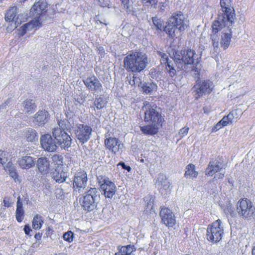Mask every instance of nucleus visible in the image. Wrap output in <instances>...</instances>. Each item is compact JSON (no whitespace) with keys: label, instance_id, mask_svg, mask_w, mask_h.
Masks as SVG:
<instances>
[{"label":"nucleus","instance_id":"57","mask_svg":"<svg viewBox=\"0 0 255 255\" xmlns=\"http://www.w3.org/2000/svg\"><path fill=\"white\" fill-rule=\"evenodd\" d=\"M122 2V3L124 4V5H126L128 3V0H121Z\"/></svg>","mask_w":255,"mask_h":255},{"label":"nucleus","instance_id":"20","mask_svg":"<svg viewBox=\"0 0 255 255\" xmlns=\"http://www.w3.org/2000/svg\"><path fill=\"white\" fill-rule=\"evenodd\" d=\"M87 175L85 171H81L75 174L73 185L75 188L80 190L86 187L87 183Z\"/></svg>","mask_w":255,"mask_h":255},{"label":"nucleus","instance_id":"48","mask_svg":"<svg viewBox=\"0 0 255 255\" xmlns=\"http://www.w3.org/2000/svg\"><path fill=\"white\" fill-rule=\"evenodd\" d=\"M118 165H121L124 169L128 170V172L130 171L131 170L130 167L126 165L124 162H120L118 164Z\"/></svg>","mask_w":255,"mask_h":255},{"label":"nucleus","instance_id":"22","mask_svg":"<svg viewBox=\"0 0 255 255\" xmlns=\"http://www.w3.org/2000/svg\"><path fill=\"white\" fill-rule=\"evenodd\" d=\"M41 26V19H36L34 17L33 19L30 22L26 23L21 26L18 29L19 34L21 36H23L27 31L31 30L34 28H39Z\"/></svg>","mask_w":255,"mask_h":255},{"label":"nucleus","instance_id":"51","mask_svg":"<svg viewBox=\"0 0 255 255\" xmlns=\"http://www.w3.org/2000/svg\"><path fill=\"white\" fill-rule=\"evenodd\" d=\"M225 212L227 214H230V215H234L235 212L233 210V208H232V207H229L227 210L225 211Z\"/></svg>","mask_w":255,"mask_h":255},{"label":"nucleus","instance_id":"58","mask_svg":"<svg viewBox=\"0 0 255 255\" xmlns=\"http://www.w3.org/2000/svg\"><path fill=\"white\" fill-rule=\"evenodd\" d=\"M252 254L253 255H255V246L253 248L252 250Z\"/></svg>","mask_w":255,"mask_h":255},{"label":"nucleus","instance_id":"6","mask_svg":"<svg viewBox=\"0 0 255 255\" xmlns=\"http://www.w3.org/2000/svg\"><path fill=\"white\" fill-rule=\"evenodd\" d=\"M142 110L144 112L145 122L162 126L163 119L161 114L157 111L155 105L145 101L143 103Z\"/></svg>","mask_w":255,"mask_h":255},{"label":"nucleus","instance_id":"25","mask_svg":"<svg viewBox=\"0 0 255 255\" xmlns=\"http://www.w3.org/2000/svg\"><path fill=\"white\" fill-rule=\"evenodd\" d=\"M222 168L221 163L218 160H214L209 162L206 170V174L213 176L218 171H220Z\"/></svg>","mask_w":255,"mask_h":255},{"label":"nucleus","instance_id":"29","mask_svg":"<svg viewBox=\"0 0 255 255\" xmlns=\"http://www.w3.org/2000/svg\"><path fill=\"white\" fill-rule=\"evenodd\" d=\"M119 252L115 253V255H131L132 252L136 250L134 245H128L126 246H119Z\"/></svg>","mask_w":255,"mask_h":255},{"label":"nucleus","instance_id":"21","mask_svg":"<svg viewBox=\"0 0 255 255\" xmlns=\"http://www.w3.org/2000/svg\"><path fill=\"white\" fill-rule=\"evenodd\" d=\"M196 92L199 96L205 94H210L212 91L214 86L212 82L210 80H204L196 85Z\"/></svg>","mask_w":255,"mask_h":255},{"label":"nucleus","instance_id":"19","mask_svg":"<svg viewBox=\"0 0 255 255\" xmlns=\"http://www.w3.org/2000/svg\"><path fill=\"white\" fill-rule=\"evenodd\" d=\"M50 115L48 112L45 110H39L32 117L33 123L38 127L43 126L46 124L49 119Z\"/></svg>","mask_w":255,"mask_h":255},{"label":"nucleus","instance_id":"63","mask_svg":"<svg viewBox=\"0 0 255 255\" xmlns=\"http://www.w3.org/2000/svg\"><path fill=\"white\" fill-rule=\"evenodd\" d=\"M22 1H25L26 0H22Z\"/></svg>","mask_w":255,"mask_h":255},{"label":"nucleus","instance_id":"14","mask_svg":"<svg viewBox=\"0 0 255 255\" xmlns=\"http://www.w3.org/2000/svg\"><path fill=\"white\" fill-rule=\"evenodd\" d=\"M92 128L87 125H79L75 130V134L79 141L84 143L90 138Z\"/></svg>","mask_w":255,"mask_h":255},{"label":"nucleus","instance_id":"43","mask_svg":"<svg viewBox=\"0 0 255 255\" xmlns=\"http://www.w3.org/2000/svg\"><path fill=\"white\" fill-rule=\"evenodd\" d=\"M152 21L154 25L156 27L157 29L162 30L163 28L161 21L157 19L156 17L152 18Z\"/></svg>","mask_w":255,"mask_h":255},{"label":"nucleus","instance_id":"40","mask_svg":"<svg viewBox=\"0 0 255 255\" xmlns=\"http://www.w3.org/2000/svg\"><path fill=\"white\" fill-rule=\"evenodd\" d=\"M9 153L8 152L1 151L0 150V162L2 165L6 163V162H9Z\"/></svg>","mask_w":255,"mask_h":255},{"label":"nucleus","instance_id":"55","mask_svg":"<svg viewBox=\"0 0 255 255\" xmlns=\"http://www.w3.org/2000/svg\"><path fill=\"white\" fill-rule=\"evenodd\" d=\"M166 5V3H160V8L162 10H164V8L165 7V6Z\"/></svg>","mask_w":255,"mask_h":255},{"label":"nucleus","instance_id":"50","mask_svg":"<svg viewBox=\"0 0 255 255\" xmlns=\"http://www.w3.org/2000/svg\"><path fill=\"white\" fill-rule=\"evenodd\" d=\"M224 127L223 126H222V124H220V121L214 126V129L215 131H217L219 130L220 128Z\"/></svg>","mask_w":255,"mask_h":255},{"label":"nucleus","instance_id":"44","mask_svg":"<svg viewBox=\"0 0 255 255\" xmlns=\"http://www.w3.org/2000/svg\"><path fill=\"white\" fill-rule=\"evenodd\" d=\"M189 129V128L186 127L182 128L178 132V135L180 136V138H182L187 135Z\"/></svg>","mask_w":255,"mask_h":255},{"label":"nucleus","instance_id":"1","mask_svg":"<svg viewBox=\"0 0 255 255\" xmlns=\"http://www.w3.org/2000/svg\"><path fill=\"white\" fill-rule=\"evenodd\" d=\"M224 20V18H218L212 24L214 34L211 35V41L215 55L220 51V44L221 47L226 50L229 47L231 42L232 24L230 25Z\"/></svg>","mask_w":255,"mask_h":255},{"label":"nucleus","instance_id":"3","mask_svg":"<svg viewBox=\"0 0 255 255\" xmlns=\"http://www.w3.org/2000/svg\"><path fill=\"white\" fill-rule=\"evenodd\" d=\"M198 56L191 49L175 52L174 54V63L180 70H186L187 65L198 63Z\"/></svg>","mask_w":255,"mask_h":255},{"label":"nucleus","instance_id":"34","mask_svg":"<svg viewBox=\"0 0 255 255\" xmlns=\"http://www.w3.org/2000/svg\"><path fill=\"white\" fill-rule=\"evenodd\" d=\"M43 223L42 218L41 216L37 214L34 216L33 219L32 226L35 230H39Z\"/></svg>","mask_w":255,"mask_h":255},{"label":"nucleus","instance_id":"4","mask_svg":"<svg viewBox=\"0 0 255 255\" xmlns=\"http://www.w3.org/2000/svg\"><path fill=\"white\" fill-rule=\"evenodd\" d=\"M188 26V20L185 15L177 14L169 18L167 25L164 30L170 37L175 36V30L184 31Z\"/></svg>","mask_w":255,"mask_h":255},{"label":"nucleus","instance_id":"62","mask_svg":"<svg viewBox=\"0 0 255 255\" xmlns=\"http://www.w3.org/2000/svg\"><path fill=\"white\" fill-rule=\"evenodd\" d=\"M220 14H222V12H220ZM223 15H224V13L222 12Z\"/></svg>","mask_w":255,"mask_h":255},{"label":"nucleus","instance_id":"9","mask_svg":"<svg viewBox=\"0 0 255 255\" xmlns=\"http://www.w3.org/2000/svg\"><path fill=\"white\" fill-rule=\"evenodd\" d=\"M97 192L96 188H91L85 196L80 198V203L84 210L90 212L96 208Z\"/></svg>","mask_w":255,"mask_h":255},{"label":"nucleus","instance_id":"23","mask_svg":"<svg viewBox=\"0 0 255 255\" xmlns=\"http://www.w3.org/2000/svg\"><path fill=\"white\" fill-rule=\"evenodd\" d=\"M84 83L87 88L94 91H101L102 85L99 80L94 76L89 77L84 80Z\"/></svg>","mask_w":255,"mask_h":255},{"label":"nucleus","instance_id":"27","mask_svg":"<svg viewBox=\"0 0 255 255\" xmlns=\"http://www.w3.org/2000/svg\"><path fill=\"white\" fill-rule=\"evenodd\" d=\"M19 165L22 169H29L34 165L33 158L30 156H23L18 160Z\"/></svg>","mask_w":255,"mask_h":255},{"label":"nucleus","instance_id":"12","mask_svg":"<svg viewBox=\"0 0 255 255\" xmlns=\"http://www.w3.org/2000/svg\"><path fill=\"white\" fill-rule=\"evenodd\" d=\"M23 16L21 13H19L17 7L15 6H11L6 11L5 14V20L6 21L12 22L14 21V26L11 28L9 26L7 27L8 31H11L16 28L19 24L24 20H22L21 17Z\"/></svg>","mask_w":255,"mask_h":255},{"label":"nucleus","instance_id":"16","mask_svg":"<svg viewBox=\"0 0 255 255\" xmlns=\"http://www.w3.org/2000/svg\"><path fill=\"white\" fill-rule=\"evenodd\" d=\"M105 144L106 148L114 154H116L123 147V144L120 140L115 137H109L107 134L105 135Z\"/></svg>","mask_w":255,"mask_h":255},{"label":"nucleus","instance_id":"39","mask_svg":"<svg viewBox=\"0 0 255 255\" xmlns=\"http://www.w3.org/2000/svg\"><path fill=\"white\" fill-rule=\"evenodd\" d=\"M166 69L171 77H173L176 75V70L175 69L172 62H168L166 65Z\"/></svg>","mask_w":255,"mask_h":255},{"label":"nucleus","instance_id":"2","mask_svg":"<svg viewBox=\"0 0 255 255\" xmlns=\"http://www.w3.org/2000/svg\"><path fill=\"white\" fill-rule=\"evenodd\" d=\"M148 64V57L146 54L139 52H131L124 59V64L128 71L140 72L143 71Z\"/></svg>","mask_w":255,"mask_h":255},{"label":"nucleus","instance_id":"28","mask_svg":"<svg viewBox=\"0 0 255 255\" xmlns=\"http://www.w3.org/2000/svg\"><path fill=\"white\" fill-rule=\"evenodd\" d=\"M149 124H150L149 125L140 127V130L143 133L150 135L155 134L157 132L159 127L161 126L153 123Z\"/></svg>","mask_w":255,"mask_h":255},{"label":"nucleus","instance_id":"8","mask_svg":"<svg viewBox=\"0 0 255 255\" xmlns=\"http://www.w3.org/2000/svg\"><path fill=\"white\" fill-rule=\"evenodd\" d=\"M224 234V227L222 222L218 219L208 226L207 229V239L213 244L220 242Z\"/></svg>","mask_w":255,"mask_h":255},{"label":"nucleus","instance_id":"17","mask_svg":"<svg viewBox=\"0 0 255 255\" xmlns=\"http://www.w3.org/2000/svg\"><path fill=\"white\" fill-rule=\"evenodd\" d=\"M155 186L163 194H167L170 192V184L166 176L159 174L155 181Z\"/></svg>","mask_w":255,"mask_h":255},{"label":"nucleus","instance_id":"5","mask_svg":"<svg viewBox=\"0 0 255 255\" xmlns=\"http://www.w3.org/2000/svg\"><path fill=\"white\" fill-rule=\"evenodd\" d=\"M64 121L58 122V125L52 129V135L56 141L57 145L61 148L67 149L71 146L72 138L65 131Z\"/></svg>","mask_w":255,"mask_h":255},{"label":"nucleus","instance_id":"53","mask_svg":"<svg viewBox=\"0 0 255 255\" xmlns=\"http://www.w3.org/2000/svg\"><path fill=\"white\" fill-rule=\"evenodd\" d=\"M3 205L5 207H9L10 206V203L8 199L5 198L3 200Z\"/></svg>","mask_w":255,"mask_h":255},{"label":"nucleus","instance_id":"56","mask_svg":"<svg viewBox=\"0 0 255 255\" xmlns=\"http://www.w3.org/2000/svg\"><path fill=\"white\" fill-rule=\"evenodd\" d=\"M224 176V173H220L218 175V178H223Z\"/></svg>","mask_w":255,"mask_h":255},{"label":"nucleus","instance_id":"11","mask_svg":"<svg viewBox=\"0 0 255 255\" xmlns=\"http://www.w3.org/2000/svg\"><path fill=\"white\" fill-rule=\"evenodd\" d=\"M101 190L106 198H112L116 191V186L108 177L100 176L98 177Z\"/></svg>","mask_w":255,"mask_h":255},{"label":"nucleus","instance_id":"45","mask_svg":"<svg viewBox=\"0 0 255 255\" xmlns=\"http://www.w3.org/2000/svg\"><path fill=\"white\" fill-rule=\"evenodd\" d=\"M231 112L232 115H233V117L236 120L239 119L242 115V111L240 109H235L232 110Z\"/></svg>","mask_w":255,"mask_h":255},{"label":"nucleus","instance_id":"60","mask_svg":"<svg viewBox=\"0 0 255 255\" xmlns=\"http://www.w3.org/2000/svg\"><path fill=\"white\" fill-rule=\"evenodd\" d=\"M11 174H12V175H11L12 177H14L15 176H16V173L15 172L11 173Z\"/></svg>","mask_w":255,"mask_h":255},{"label":"nucleus","instance_id":"33","mask_svg":"<svg viewBox=\"0 0 255 255\" xmlns=\"http://www.w3.org/2000/svg\"><path fill=\"white\" fill-rule=\"evenodd\" d=\"M198 175V172L195 170V166L194 164H189L186 167L185 176L187 178H196Z\"/></svg>","mask_w":255,"mask_h":255},{"label":"nucleus","instance_id":"36","mask_svg":"<svg viewBox=\"0 0 255 255\" xmlns=\"http://www.w3.org/2000/svg\"><path fill=\"white\" fill-rule=\"evenodd\" d=\"M52 160L54 164L57 165L56 167H63V157L62 155L55 154L52 156Z\"/></svg>","mask_w":255,"mask_h":255},{"label":"nucleus","instance_id":"30","mask_svg":"<svg viewBox=\"0 0 255 255\" xmlns=\"http://www.w3.org/2000/svg\"><path fill=\"white\" fill-rule=\"evenodd\" d=\"M22 110L25 113H31L36 108V105L33 100L26 99L22 103Z\"/></svg>","mask_w":255,"mask_h":255},{"label":"nucleus","instance_id":"15","mask_svg":"<svg viewBox=\"0 0 255 255\" xmlns=\"http://www.w3.org/2000/svg\"><path fill=\"white\" fill-rule=\"evenodd\" d=\"M162 222L168 227H172L176 224L175 217L171 210L162 208L160 212Z\"/></svg>","mask_w":255,"mask_h":255},{"label":"nucleus","instance_id":"31","mask_svg":"<svg viewBox=\"0 0 255 255\" xmlns=\"http://www.w3.org/2000/svg\"><path fill=\"white\" fill-rule=\"evenodd\" d=\"M24 211L22 208V202L20 197L17 198L16 203V219L18 222H21L23 219Z\"/></svg>","mask_w":255,"mask_h":255},{"label":"nucleus","instance_id":"10","mask_svg":"<svg viewBox=\"0 0 255 255\" xmlns=\"http://www.w3.org/2000/svg\"><path fill=\"white\" fill-rule=\"evenodd\" d=\"M220 5L224 15H219L218 18H224L225 22L232 24L235 19V13L231 0H220Z\"/></svg>","mask_w":255,"mask_h":255},{"label":"nucleus","instance_id":"7","mask_svg":"<svg viewBox=\"0 0 255 255\" xmlns=\"http://www.w3.org/2000/svg\"><path fill=\"white\" fill-rule=\"evenodd\" d=\"M237 211L240 217L246 220H251L255 217V207L252 201L247 198L238 201Z\"/></svg>","mask_w":255,"mask_h":255},{"label":"nucleus","instance_id":"47","mask_svg":"<svg viewBox=\"0 0 255 255\" xmlns=\"http://www.w3.org/2000/svg\"><path fill=\"white\" fill-rule=\"evenodd\" d=\"M144 4L149 3L151 5L155 6L157 5V0H142Z\"/></svg>","mask_w":255,"mask_h":255},{"label":"nucleus","instance_id":"18","mask_svg":"<svg viewBox=\"0 0 255 255\" xmlns=\"http://www.w3.org/2000/svg\"><path fill=\"white\" fill-rule=\"evenodd\" d=\"M47 3L44 0L35 2L30 9V15L36 19H40V17L43 12L46 11Z\"/></svg>","mask_w":255,"mask_h":255},{"label":"nucleus","instance_id":"42","mask_svg":"<svg viewBox=\"0 0 255 255\" xmlns=\"http://www.w3.org/2000/svg\"><path fill=\"white\" fill-rule=\"evenodd\" d=\"M73 233L72 232L69 231L65 233L63 236V239L65 241L71 243L73 240Z\"/></svg>","mask_w":255,"mask_h":255},{"label":"nucleus","instance_id":"37","mask_svg":"<svg viewBox=\"0 0 255 255\" xmlns=\"http://www.w3.org/2000/svg\"><path fill=\"white\" fill-rule=\"evenodd\" d=\"M145 202H147L144 212L145 214H151L152 212H154L153 209V199L150 197L149 200L146 198Z\"/></svg>","mask_w":255,"mask_h":255},{"label":"nucleus","instance_id":"41","mask_svg":"<svg viewBox=\"0 0 255 255\" xmlns=\"http://www.w3.org/2000/svg\"><path fill=\"white\" fill-rule=\"evenodd\" d=\"M158 55L161 57V63L162 64H165L166 65H168V62H172L171 61H169L168 56L165 53H164L162 52H158Z\"/></svg>","mask_w":255,"mask_h":255},{"label":"nucleus","instance_id":"61","mask_svg":"<svg viewBox=\"0 0 255 255\" xmlns=\"http://www.w3.org/2000/svg\"><path fill=\"white\" fill-rule=\"evenodd\" d=\"M140 161H141V162H143V161H144V159H141Z\"/></svg>","mask_w":255,"mask_h":255},{"label":"nucleus","instance_id":"54","mask_svg":"<svg viewBox=\"0 0 255 255\" xmlns=\"http://www.w3.org/2000/svg\"><path fill=\"white\" fill-rule=\"evenodd\" d=\"M41 234L37 233L35 235L34 238L37 241H40L41 238Z\"/></svg>","mask_w":255,"mask_h":255},{"label":"nucleus","instance_id":"52","mask_svg":"<svg viewBox=\"0 0 255 255\" xmlns=\"http://www.w3.org/2000/svg\"><path fill=\"white\" fill-rule=\"evenodd\" d=\"M227 117L228 119L229 120L231 123L234 121V119H235L234 118V117H233V115H232V113L231 112L227 116Z\"/></svg>","mask_w":255,"mask_h":255},{"label":"nucleus","instance_id":"59","mask_svg":"<svg viewBox=\"0 0 255 255\" xmlns=\"http://www.w3.org/2000/svg\"><path fill=\"white\" fill-rule=\"evenodd\" d=\"M77 102L80 104H82L84 102V100L81 99V101H77Z\"/></svg>","mask_w":255,"mask_h":255},{"label":"nucleus","instance_id":"26","mask_svg":"<svg viewBox=\"0 0 255 255\" xmlns=\"http://www.w3.org/2000/svg\"><path fill=\"white\" fill-rule=\"evenodd\" d=\"M67 174L64 171L63 167H56L52 173V178L56 182L62 183L65 181Z\"/></svg>","mask_w":255,"mask_h":255},{"label":"nucleus","instance_id":"49","mask_svg":"<svg viewBox=\"0 0 255 255\" xmlns=\"http://www.w3.org/2000/svg\"><path fill=\"white\" fill-rule=\"evenodd\" d=\"M31 231L29 225H25L24 228V231L25 234L27 235H29L30 232Z\"/></svg>","mask_w":255,"mask_h":255},{"label":"nucleus","instance_id":"24","mask_svg":"<svg viewBox=\"0 0 255 255\" xmlns=\"http://www.w3.org/2000/svg\"><path fill=\"white\" fill-rule=\"evenodd\" d=\"M36 166L38 171L43 174H47L50 170V162L48 159L45 157L38 158Z\"/></svg>","mask_w":255,"mask_h":255},{"label":"nucleus","instance_id":"32","mask_svg":"<svg viewBox=\"0 0 255 255\" xmlns=\"http://www.w3.org/2000/svg\"><path fill=\"white\" fill-rule=\"evenodd\" d=\"M24 136L28 141L32 142L38 140V135L36 131L32 129L29 128L24 131Z\"/></svg>","mask_w":255,"mask_h":255},{"label":"nucleus","instance_id":"35","mask_svg":"<svg viewBox=\"0 0 255 255\" xmlns=\"http://www.w3.org/2000/svg\"><path fill=\"white\" fill-rule=\"evenodd\" d=\"M157 86L153 83H145L142 88L143 92L146 94H150L157 89Z\"/></svg>","mask_w":255,"mask_h":255},{"label":"nucleus","instance_id":"38","mask_svg":"<svg viewBox=\"0 0 255 255\" xmlns=\"http://www.w3.org/2000/svg\"><path fill=\"white\" fill-rule=\"evenodd\" d=\"M107 102L103 97H100L96 99L94 104L98 109H101L106 105Z\"/></svg>","mask_w":255,"mask_h":255},{"label":"nucleus","instance_id":"46","mask_svg":"<svg viewBox=\"0 0 255 255\" xmlns=\"http://www.w3.org/2000/svg\"><path fill=\"white\" fill-rule=\"evenodd\" d=\"M229 123H231L229 119H228L227 116H224L221 121H220V124H222L224 127L227 126Z\"/></svg>","mask_w":255,"mask_h":255},{"label":"nucleus","instance_id":"13","mask_svg":"<svg viewBox=\"0 0 255 255\" xmlns=\"http://www.w3.org/2000/svg\"><path fill=\"white\" fill-rule=\"evenodd\" d=\"M42 147L48 152H54L57 148L56 141L53 138L50 134H43L40 138Z\"/></svg>","mask_w":255,"mask_h":255}]
</instances>
